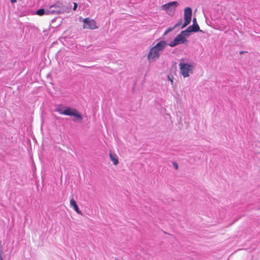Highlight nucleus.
<instances>
[{"label":"nucleus","mask_w":260,"mask_h":260,"mask_svg":"<svg viewBox=\"0 0 260 260\" xmlns=\"http://www.w3.org/2000/svg\"><path fill=\"white\" fill-rule=\"evenodd\" d=\"M179 5V4L176 1L169 2L161 6V9L166 11L168 14L170 15L171 13L173 14L176 10V8Z\"/></svg>","instance_id":"obj_4"},{"label":"nucleus","mask_w":260,"mask_h":260,"mask_svg":"<svg viewBox=\"0 0 260 260\" xmlns=\"http://www.w3.org/2000/svg\"><path fill=\"white\" fill-rule=\"evenodd\" d=\"M16 0H11V2L12 3H16Z\"/></svg>","instance_id":"obj_20"},{"label":"nucleus","mask_w":260,"mask_h":260,"mask_svg":"<svg viewBox=\"0 0 260 260\" xmlns=\"http://www.w3.org/2000/svg\"><path fill=\"white\" fill-rule=\"evenodd\" d=\"M169 79L170 81H171V84H172L173 83V80L171 79L169 77Z\"/></svg>","instance_id":"obj_21"},{"label":"nucleus","mask_w":260,"mask_h":260,"mask_svg":"<svg viewBox=\"0 0 260 260\" xmlns=\"http://www.w3.org/2000/svg\"><path fill=\"white\" fill-rule=\"evenodd\" d=\"M181 23H182V19H180L179 20V21H178V22L177 23H176V24L174 25V28H176V27H178V26H179L181 24Z\"/></svg>","instance_id":"obj_13"},{"label":"nucleus","mask_w":260,"mask_h":260,"mask_svg":"<svg viewBox=\"0 0 260 260\" xmlns=\"http://www.w3.org/2000/svg\"><path fill=\"white\" fill-rule=\"evenodd\" d=\"M167 45V43L162 40L150 48L147 56L149 62H153L158 59L159 58L160 52L163 51Z\"/></svg>","instance_id":"obj_1"},{"label":"nucleus","mask_w":260,"mask_h":260,"mask_svg":"<svg viewBox=\"0 0 260 260\" xmlns=\"http://www.w3.org/2000/svg\"><path fill=\"white\" fill-rule=\"evenodd\" d=\"M56 111L58 112L59 114H62V112L63 111H62L60 108H58L56 109Z\"/></svg>","instance_id":"obj_14"},{"label":"nucleus","mask_w":260,"mask_h":260,"mask_svg":"<svg viewBox=\"0 0 260 260\" xmlns=\"http://www.w3.org/2000/svg\"><path fill=\"white\" fill-rule=\"evenodd\" d=\"M62 115L68 116H74L77 119L82 120V117L81 114L79 113L77 110L74 108L67 107L66 108L63 112L62 113Z\"/></svg>","instance_id":"obj_6"},{"label":"nucleus","mask_w":260,"mask_h":260,"mask_svg":"<svg viewBox=\"0 0 260 260\" xmlns=\"http://www.w3.org/2000/svg\"><path fill=\"white\" fill-rule=\"evenodd\" d=\"M70 205L72 207L75 211L79 214L82 215V212L79 210V208L75 200L74 199L70 200Z\"/></svg>","instance_id":"obj_10"},{"label":"nucleus","mask_w":260,"mask_h":260,"mask_svg":"<svg viewBox=\"0 0 260 260\" xmlns=\"http://www.w3.org/2000/svg\"><path fill=\"white\" fill-rule=\"evenodd\" d=\"M182 61L183 59H181V62L179 64L180 74L184 78H186L189 76V73H191L192 72L193 66L191 64L184 63Z\"/></svg>","instance_id":"obj_2"},{"label":"nucleus","mask_w":260,"mask_h":260,"mask_svg":"<svg viewBox=\"0 0 260 260\" xmlns=\"http://www.w3.org/2000/svg\"><path fill=\"white\" fill-rule=\"evenodd\" d=\"M3 252H0V260H3V258L2 257Z\"/></svg>","instance_id":"obj_19"},{"label":"nucleus","mask_w":260,"mask_h":260,"mask_svg":"<svg viewBox=\"0 0 260 260\" xmlns=\"http://www.w3.org/2000/svg\"><path fill=\"white\" fill-rule=\"evenodd\" d=\"M110 158L111 160V161H113L114 165H117L118 164V158L116 154L114 153H112V152H110Z\"/></svg>","instance_id":"obj_11"},{"label":"nucleus","mask_w":260,"mask_h":260,"mask_svg":"<svg viewBox=\"0 0 260 260\" xmlns=\"http://www.w3.org/2000/svg\"><path fill=\"white\" fill-rule=\"evenodd\" d=\"M63 11V5L60 2H57L46 10V14H57Z\"/></svg>","instance_id":"obj_3"},{"label":"nucleus","mask_w":260,"mask_h":260,"mask_svg":"<svg viewBox=\"0 0 260 260\" xmlns=\"http://www.w3.org/2000/svg\"><path fill=\"white\" fill-rule=\"evenodd\" d=\"M242 53H243V51H241L240 54H242Z\"/></svg>","instance_id":"obj_22"},{"label":"nucleus","mask_w":260,"mask_h":260,"mask_svg":"<svg viewBox=\"0 0 260 260\" xmlns=\"http://www.w3.org/2000/svg\"><path fill=\"white\" fill-rule=\"evenodd\" d=\"M192 10L190 7H186L184 11V22L181 26V28L186 27L191 21Z\"/></svg>","instance_id":"obj_8"},{"label":"nucleus","mask_w":260,"mask_h":260,"mask_svg":"<svg viewBox=\"0 0 260 260\" xmlns=\"http://www.w3.org/2000/svg\"><path fill=\"white\" fill-rule=\"evenodd\" d=\"M83 29H95L98 28L96 22L89 18H85L83 19Z\"/></svg>","instance_id":"obj_5"},{"label":"nucleus","mask_w":260,"mask_h":260,"mask_svg":"<svg viewBox=\"0 0 260 260\" xmlns=\"http://www.w3.org/2000/svg\"><path fill=\"white\" fill-rule=\"evenodd\" d=\"M174 28L173 27V28H168V29L165 31V35H166L168 32H169L170 31H171L172 30H173Z\"/></svg>","instance_id":"obj_15"},{"label":"nucleus","mask_w":260,"mask_h":260,"mask_svg":"<svg viewBox=\"0 0 260 260\" xmlns=\"http://www.w3.org/2000/svg\"><path fill=\"white\" fill-rule=\"evenodd\" d=\"M77 8V4L76 3H74L73 10H76Z\"/></svg>","instance_id":"obj_16"},{"label":"nucleus","mask_w":260,"mask_h":260,"mask_svg":"<svg viewBox=\"0 0 260 260\" xmlns=\"http://www.w3.org/2000/svg\"><path fill=\"white\" fill-rule=\"evenodd\" d=\"M45 13V11L44 9H40L38 10L36 12V14L40 16H42V15H44Z\"/></svg>","instance_id":"obj_12"},{"label":"nucleus","mask_w":260,"mask_h":260,"mask_svg":"<svg viewBox=\"0 0 260 260\" xmlns=\"http://www.w3.org/2000/svg\"><path fill=\"white\" fill-rule=\"evenodd\" d=\"M193 24L187 28L185 30L186 32H197L200 30V27L197 23L196 18H193L192 20Z\"/></svg>","instance_id":"obj_9"},{"label":"nucleus","mask_w":260,"mask_h":260,"mask_svg":"<svg viewBox=\"0 0 260 260\" xmlns=\"http://www.w3.org/2000/svg\"><path fill=\"white\" fill-rule=\"evenodd\" d=\"M174 167H175V168L176 170H177V169H178V165H177L176 163L174 162Z\"/></svg>","instance_id":"obj_17"},{"label":"nucleus","mask_w":260,"mask_h":260,"mask_svg":"<svg viewBox=\"0 0 260 260\" xmlns=\"http://www.w3.org/2000/svg\"><path fill=\"white\" fill-rule=\"evenodd\" d=\"M185 32V30L182 31L181 34H180L177 36V37L174 39L173 41L171 42L169 44V45L170 47H173L177 46V45H178L179 44L184 43L186 41V40L185 38V37L183 36V34H184Z\"/></svg>","instance_id":"obj_7"},{"label":"nucleus","mask_w":260,"mask_h":260,"mask_svg":"<svg viewBox=\"0 0 260 260\" xmlns=\"http://www.w3.org/2000/svg\"><path fill=\"white\" fill-rule=\"evenodd\" d=\"M0 252H3L2 242L0 241Z\"/></svg>","instance_id":"obj_18"}]
</instances>
